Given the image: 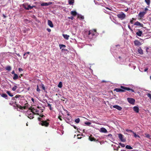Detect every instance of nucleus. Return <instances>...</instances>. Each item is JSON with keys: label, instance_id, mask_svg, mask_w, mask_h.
<instances>
[{"label": "nucleus", "instance_id": "1", "mask_svg": "<svg viewBox=\"0 0 151 151\" xmlns=\"http://www.w3.org/2000/svg\"><path fill=\"white\" fill-rule=\"evenodd\" d=\"M121 88H116L114 89V91L117 92H123L125 90H131L132 91L134 92V91L133 90L131 89L125 87L123 86H121Z\"/></svg>", "mask_w": 151, "mask_h": 151}, {"label": "nucleus", "instance_id": "2", "mask_svg": "<svg viewBox=\"0 0 151 151\" xmlns=\"http://www.w3.org/2000/svg\"><path fill=\"white\" fill-rule=\"evenodd\" d=\"M98 35L95 29L90 30L89 31L88 37L91 39L93 37H96Z\"/></svg>", "mask_w": 151, "mask_h": 151}, {"label": "nucleus", "instance_id": "3", "mask_svg": "<svg viewBox=\"0 0 151 151\" xmlns=\"http://www.w3.org/2000/svg\"><path fill=\"white\" fill-rule=\"evenodd\" d=\"M34 114L30 109H29L28 111H27V112L26 113V115L27 116L28 118L31 119H33L34 117L33 116Z\"/></svg>", "mask_w": 151, "mask_h": 151}, {"label": "nucleus", "instance_id": "4", "mask_svg": "<svg viewBox=\"0 0 151 151\" xmlns=\"http://www.w3.org/2000/svg\"><path fill=\"white\" fill-rule=\"evenodd\" d=\"M117 16L118 18L121 20H123L126 17V15L122 12H121L117 15Z\"/></svg>", "mask_w": 151, "mask_h": 151}, {"label": "nucleus", "instance_id": "5", "mask_svg": "<svg viewBox=\"0 0 151 151\" xmlns=\"http://www.w3.org/2000/svg\"><path fill=\"white\" fill-rule=\"evenodd\" d=\"M23 7L26 9L29 10L32 9L33 7H35V6H31L30 5H28L26 3L24 4L23 5Z\"/></svg>", "mask_w": 151, "mask_h": 151}, {"label": "nucleus", "instance_id": "6", "mask_svg": "<svg viewBox=\"0 0 151 151\" xmlns=\"http://www.w3.org/2000/svg\"><path fill=\"white\" fill-rule=\"evenodd\" d=\"M20 96L18 95H16L15 97H13V98H12V100H13L14 101H12L13 102H14V104H14V105H13L14 106H15V105H16L19 108H20V109H22V108H23V107L22 106H18L17 104H15V103H16V102L15 101V98H18L19 97H20Z\"/></svg>", "mask_w": 151, "mask_h": 151}, {"label": "nucleus", "instance_id": "7", "mask_svg": "<svg viewBox=\"0 0 151 151\" xmlns=\"http://www.w3.org/2000/svg\"><path fill=\"white\" fill-rule=\"evenodd\" d=\"M118 137L120 140L122 142H125L126 141V139L124 138V136L121 134H118Z\"/></svg>", "mask_w": 151, "mask_h": 151}, {"label": "nucleus", "instance_id": "8", "mask_svg": "<svg viewBox=\"0 0 151 151\" xmlns=\"http://www.w3.org/2000/svg\"><path fill=\"white\" fill-rule=\"evenodd\" d=\"M30 110L34 114L39 115V110L37 109H35L34 108H32Z\"/></svg>", "mask_w": 151, "mask_h": 151}, {"label": "nucleus", "instance_id": "9", "mask_svg": "<svg viewBox=\"0 0 151 151\" xmlns=\"http://www.w3.org/2000/svg\"><path fill=\"white\" fill-rule=\"evenodd\" d=\"M127 101L128 102L132 104H134L135 101V100L132 98H128Z\"/></svg>", "mask_w": 151, "mask_h": 151}, {"label": "nucleus", "instance_id": "10", "mask_svg": "<svg viewBox=\"0 0 151 151\" xmlns=\"http://www.w3.org/2000/svg\"><path fill=\"white\" fill-rule=\"evenodd\" d=\"M146 13V12H140L138 15V17L140 18V19H141L143 17Z\"/></svg>", "mask_w": 151, "mask_h": 151}, {"label": "nucleus", "instance_id": "11", "mask_svg": "<svg viewBox=\"0 0 151 151\" xmlns=\"http://www.w3.org/2000/svg\"><path fill=\"white\" fill-rule=\"evenodd\" d=\"M40 124L42 126H47L49 124L46 121L43 120L40 123Z\"/></svg>", "mask_w": 151, "mask_h": 151}, {"label": "nucleus", "instance_id": "12", "mask_svg": "<svg viewBox=\"0 0 151 151\" xmlns=\"http://www.w3.org/2000/svg\"><path fill=\"white\" fill-rule=\"evenodd\" d=\"M134 25L137 26H140L141 27H143V25L142 24L140 23L138 21L136 22L134 24Z\"/></svg>", "mask_w": 151, "mask_h": 151}, {"label": "nucleus", "instance_id": "13", "mask_svg": "<svg viewBox=\"0 0 151 151\" xmlns=\"http://www.w3.org/2000/svg\"><path fill=\"white\" fill-rule=\"evenodd\" d=\"M142 33V31L140 30L139 29L138 30V31L136 33L137 35L139 37L141 36Z\"/></svg>", "mask_w": 151, "mask_h": 151}, {"label": "nucleus", "instance_id": "14", "mask_svg": "<svg viewBox=\"0 0 151 151\" xmlns=\"http://www.w3.org/2000/svg\"><path fill=\"white\" fill-rule=\"evenodd\" d=\"M100 132L104 133H106L107 132V131L106 129L103 127H102L101 128L100 130Z\"/></svg>", "mask_w": 151, "mask_h": 151}, {"label": "nucleus", "instance_id": "15", "mask_svg": "<svg viewBox=\"0 0 151 151\" xmlns=\"http://www.w3.org/2000/svg\"><path fill=\"white\" fill-rule=\"evenodd\" d=\"M47 24L48 25L51 27H53V25L52 23L50 20H48L47 21Z\"/></svg>", "mask_w": 151, "mask_h": 151}, {"label": "nucleus", "instance_id": "16", "mask_svg": "<svg viewBox=\"0 0 151 151\" xmlns=\"http://www.w3.org/2000/svg\"><path fill=\"white\" fill-rule=\"evenodd\" d=\"M113 107L114 108L117 109L119 111L121 110L122 109L121 107L118 105H114L113 106Z\"/></svg>", "mask_w": 151, "mask_h": 151}, {"label": "nucleus", "instance_id": "17", "mask_svg": "<svg viewBox=\"0 0 151 151\" xmlns=\"http://www.w3.org/2000/svg\"><path fill=\"white\" fill-rule=\"evenodd\" d=\"M134 44L135 45L139 46L141 45V43L138 40H135L134 41Z\"/></svg>", "mask_w": 151, "mask_h": 151}, {"label": "nucleus", "instance_id": "18", "mask_svg": "<svg viewBox=\"0 0 151 151\" xmlns=\"http://www.w3.org/2000/svg\"><path fill=\"white\" fill-rule=\"evenodd\" d=\"M134 110L136 113H138L139 111V108L137 106H134L133 107Z\"/></svg>", "mask_w": 151, "mask_h": 151}, {"label": "nucleus", "instance_id": "19", "mask_svg": "<svg viewBox=\"0 0 151 151\" xmlns=\"http://www.w3.org/2000/svg\"><path fill=\"white\" fill-rule=\"evenodd\" d=\"M50 4V3H42L41 4V5L42 6H48Z\"/></svg>", "mask_w": 151, "mask_h": 151}, {"label": "nucleus", "instance_id": "20", "mask_svg": "<svg viewBox=\"0 0 151 151\" xmlns=\"http://www.w3.org/2000/svg\"><path fill=\"white\" fill-rule=\"evenodd\" d=\"M63 35L64 38L67 40H68V39L69 37V36L67 35L63 34Z\"/></svg>", "mask_w": 151, "mask_h": 151}, {"label": "nucleus", "instance_id": "21", "mask_svg": "<svg viewBox=\"0 0 151 151\" xmlns=\"http://www.w3.org/2000/svg\"><path fill=\"white\" fill-rule=\"evenodd\" d=\"M59 47L60 49H62V50H64L63 48L65 47V46L64 45L62 44H60L59 45Z\"/></svg>", "mask_w": 151, "mask_h": 151}, {"label": "nucleus", "instance_id": "22", "mask_svg": "<svg viewBox=\"0 0 151 151\" xmlns=\"http://www.w3.org/2000/svg\"><path fill=\"white\" fill-rule=\"evenodd\" d=\"M139 53L140 54H142L143 53V51L142 49L140 48L139 49H138V50Z\"/></svg>", "mask_w": 151, "mask_h": 151}, {"label": "nucleus", "instance_id": "23", "mask_svg": "<svg viewBox=\"0 0 151 151\" xmlns=\"http://www.w3.org/2000/svg\"><path fill=\"white\" fill-rule=\"evenodd\" d=\"M14 77L13 78L14 80H16L18 78V76L17 74H14Z\"/></svg>", "mask_w": 151, "mask_h": 151}, {"label": "nucleus", "instance_id": "24", "mask_svg": "<svg viewBox=\"0 0 151 151\" xmlns=\"http://www.w3.org/2000/svg\"><path fill=\"white\" fill-rule=\"evenodd\" d=\"M39 86L40 88H41L43 90H45V87L44 85L43 84H42L41 85H39Z\"/></svg>", "mask_w": 151, "mask_h": 151}, {"label": "nucleus", "instance_id": "25", "mask_svg": "<svg viewBox=\"0 0 151 151\" xmlns=\"http://www.w3.org/2000/svg\"><path fill=\"white\" fill-rule=\"evenodd\" d=\"M29 52H27L26 53H25L24 55V59H26V58L27 57V56H28V55H27L26 54H29Z\"/></svg>", "mask_w": 151, "mask_h": 151}, {"label": "nucleus", "instance_id": "26", "mask_svg": "<svg viewBox=\"0 0 151 151\" xmlns=\"http://www.w3.org/2000/svg\"><path fill=\"white\" fill-rule=\"evenodd\" d=\"M145 2L149 6L150 3V0H145Z\"/></svg>", "mask_w": 151, "mask_h": 151}, {"label": "nucleus", "instance_id": "27", "mask_svg": "<svg viewBox=\"0 0 151 151\" xmlns=\"http://www.w3.org/2000/svg\"><path fill=\"white\" fill-rule=\"evenodd\" d=\"M89 139L91 141H95V139L93 137H89Z\"/></svg>", "mask_w": 151, "mask_h": 151}, {"label": "nucleus", "instance_id": "28", "mask_svg": "<svg viewBox=\"0 0 151 151\" xmlns=\"http://www.w3.org/2000/svg\"><path fill=\"white\" fill-rule=\"evenodd\" d=\"M71 14L73 16H76L77 14V13L76 11H72L71 12Z\"/></svg>", "mask_w": 151, "mask_h": 151}, {"label": "nucleus", "instance_id": "29", "mask_svg": "<svg viewBox=\"0 0 151 151\" xmlns=\"http://www.w3.org/2000/svg\"><path fill=\"white\" fill-rule=\"evenodd\" d=\"M68 1L69 4L72 5L73 3L74 2V0H69Z\"/></svg>", "mask_w": 151, "mask_h": 151}, {"label": "nucleus", "instance_id": "30", "mask_svg": "<svg viewBox=\"0 0 151 151\" xmlns=\"http://www.w3.org/2000/svg\"><path fill=\"white\" fill-rule=\"evenodd\" d=\"M126 148L128 149H132V148L129 145H127L126 146Z\"/></svg>", "mask_w": 151, "mask_h": 151}, {"label": "nucleus", "instance_id": "31", "mask_svg": "<svg viewBox=\"0 0 151 151\" xmlns=\"http://www.w3.org/2000/svg\"><path fill=\"white\" fill-rule=\"evenodd\" d=\"M58 87H59L60 88H61L62 87V83L61 82H60L59 83L58 85Z\"/></svg>", "mask_w": 151, "mask_h": 151}, {"label": "nucleus", "instance_id": "32", "mask_svg": "<svg viewBox=\"0 0 151 151\" xmlns=\"http://www.w3.org/2000/svg\"><path fill=\"white\" fill-rule=\"evenodd\" d=\"M6 93L9 95V96L11 97H12L13 96V95L11 93L10 91H7L6 92Z\"/></svg>", "mask_w": 151, "mask_h": 151}, {"label": "nucleus", "instance_id": "33", "mask_svg": "<svg viewBox=\"0 0 151 151\" xmlns=\"http://www.w3.org/2000/svg\"><path fill=\"white\" fill-rule=\"evenodd\" d=\"M11 68L10 66H8L6 68V70L8 71H10L11 70Z\"/></svg>", "mask_w": 151, "mask_h": 151}, {"label": "nucleus", "instance_id": "34", "mask_svg": "<svg viewBox=\"0 0 151 151\" xmlns=\"http://www.w3.org/2000/svg\"><path fill=\"white\" fill-rule=\"evenodd\" d=\"M78 18L81 19H84L83 16L81 15H78Z\"/></svg>", "mask_w": 151, "mask_h": 151}, {"label": "nucleus", "instance_id": "35", "mask_svg": "<svg viewBox=\"0 0 151 151\" xmlns=\"http://www.w3.org/2000/svg\"><path fill=\"white\" fill-rule=\"evenodd\" d=\"M75 122L77 123H79V122H80V119L79 118H78L76 119L75 120Z\"/></svg>", "mask_w": 151, "mask_h": 151}, {"label": "nucleus", "instance_id": "36", "mask_svg": "<svg viewBox=\"0 0 151 151\" xmlns=\"http://www.w3.org/2000/svg\"><path fill=\"white\" fill-rule=\"evenodd\" d=\"M1 96L6 98L7 97V96L6 94L4 93L1 95Z\"/></svg>", "mask_w": 151, "mask_h": 151}, {"label": "nucleus", "instance_id": "37", "mask_svg": "<svg viewBox=\"0 0 151 151\" xmlns=\"http://www.w3.org/2000/svg\"><path fill=\"white\" fill-rule=\"evenodd\" d=\"M17 86H14V87H13L12 90L13 91H15L17 88Z\"/></svg>", "mask_w": 151, "mask_h": 151}, {"label": "nucleus", "instance_id": "38", "mask_svg": "<svg viewBox=\"0 0 151 151\" xmlns=\"http://www.w3.org/2000/svg\"><path fill=\"white\" fill-rule=\"evenodd\" d=\"M133 133L134 134V137H138L139 138H140V137L139 136L137 135L135 133V132H133Z\"/></svg>", "mask_w": 151, "mask_h": 151}, {"label": "nucleus", "instance_id": "39", "mask_svg": "<svg viewBox=\"0 0 151 151\" xmlns=\"http://www.w3.org/2000/svg\"><path fill=\"white\" fill-rule=\"evenodd\" d=\"M147 96L150 98V100L151 101V94L149 93H147Z\"/></svg>", "mask_w": 151, "mask_h": 151}, {"label": "nucleus", "instance_id": "40", "mask_svg": "<svg viewBox=\"0 0 151 151\" xmlns=\"http://www.w3.org/2000/svg\"><path fill=\"white\" fill-rule=\"evenodd\" d=\"M119 144L122 147H124L125 146V145L121 143H119Z\"/></svg>", "mask_w": 151, "mask_h": 151}, {"label": "nucleus", "instance_id": "41", "mask_svg": "<svg viewBox=\"0 0 151 151\" xmlns=\"http://www.w3.org/2000/svg\"><path fill=\"white\" fill-rule=\"evenodd\" d=\"M107 137L110 138L111 139L112 138V135L111 134H109L108 135H107Z\"/></svg>", "mask_w": 151, "mask_h": 151}, {"label": "nucleus", "instance_id": "42", "mask_svg": "<svg viewBox=\"0 0 151 151\" xmlns=\"http://www.w3.org/2000/svg\"><path fill=\"white\" fill-rule=\"evenodd\" d=\"M40 89L39 88V86L37 85V91L38 92H40Z\"/></svg>", "mask_w": 151, "mask_h": 151}, {"label": "nucleus", "instance_id": "43", "mask_svg": "<svg viewBox=\"0 0 151 151\" xmlns=\"http://www.w3.org/2000/svg\"><path fill=\"white\" fill-rule=\"evenodd\" d=\"M128 28L130 29L131 32H133V31L132 29L131 28V27L129 24L128 25Z\"/></svg>", "mask_w": 151, "mask_h": 151}, {"label": "nucleus", "instance_id": "44", "mask_svg": "<svg viewBox=\"0 0 151 151\" xmlns=\"http://www.w3.org/2000/svg\"><path fill=\"white\" fill-rule=\"evenodd\" d=\"M85 124L88 125H89L91 124V123L89 122H85Z\"/></svg>", "mask_w": 151, "mask_h": 151}, {"label": "nucleus", "instance_id": "45", "mask_svg": "<svg viewBox=\"0 0 151 151\" xmlns=\"http://www.w3.org/2000/svg\"><path fill=\"white\" fill-rule=\"evenodd\" d=\"M149 7V6H147V7L146 8H145V12H146L148 10V9L147 8V7L148 8Z\"/></svg>", "mask_w": 151, "mask_h": 151}, {"label": "nucleus", "instance_id": "46", "mask_svg": "<svg viewBox=\"0 0 151 151\" xmlns=\"http://www.w3.org/2000/svg\"><path fill=\"white\" fill-rule=\"evenodd\" d=\"M126 131L129 132H132L133 133V132L131 130H128L127 129H126Z\"/></svg>", "mask_w": 151, "mask_h": 151}, {"label": "nucleus", "instance_id": "47", "mask_svg": "<svg viewBox=\"0 0 151 151\" xmlns=\"http://www.w3.org/2000/svg\"><path fill=\"white\" fill-rule=\"evenodd\" d=\"M47 106L50 108V110H51V104H47Z\"/></svg>", "mask_w": 151, "mask_h": 151}, {"label": "nucleus", "instance_id": "48", "mask_svg": "<svg viewBox=\"0 0 151 151\" xmlns=\"http://www.w3.org/2000/svg\"><path fill=\"white\" fill-rule=\"evenodd\" d=\"M73 17L72 16L68 17V19H71L72 20H73Z\"/></svg>", "mask_w": 151, "mask_h": 151}, {"label": "nucleus", "instance_id": "49", "mask_svg": "<svg viewBox=\"0 0 151 151\" xmlns=\"http://www.w3.org/2000/svg\"><path fill=\"white\" fill-rule=\"evenodd\" d=\"M47 31L48 32H51V29H49V28H47Z\"/></svg>", "mask_w": 151, "mask_h": 151}, {"label": "nucleus", "instance_id": "50", "mask_svg": "<svg viewBox=\"0 0 151 151\" xmlns=\"http://www.w3.org/2000/svg\"><path fill=\"white\" fill-rule=\"evenodd\" d=\"M19 70V72L22 71V69L21 68H19L18 69Z\"/></svg>", "mask_w": 151, "mask_h": 151}, {"label": "nucleus", "instance_id": "51", "mask_svg": "<svg viewBox=\"0 0 151 151\" xmlns=\"http://www.w3.org/2000/svg\"><path fill=\"white\" fill-rule=\"evenodd\" d=\"M146 137L147 138H149L150 137V135L148 134H146Z\"/></svg>", "mask_w": 151, "mask_h": 151}, {"label": "nucleus", "instance_id": "52", "mask_svg": "<svg viewBox=\"0 0 151 151\" xmlns=\"http://www.w3.org/2000/svg\"><path fill=\"white\" fill-rule=\"evenodd\" d=\"M133 20H130V23L131 24H133Z\"/></svg>", "mask_w": 151, "mask_h": 151}, {"label": "nucleus", "instance_id": "53", "mask_svg": "<svg viewBox=\"0 0 151 151\" xmlns=\"http://www.w3.org/2000/svg\"><path fill=\"white\" fill-rule=\"evenodd\" d=\"M12 74H14H14L15 73V72H14V70H13L12 72Z\"/></svg>", "mask_w": 151, "mask_h": 151}, {"label": "nucleus", "instance_id": "54", "mask_svg": "<svg viewBox=\"0 0 151 151\" xmlns=\"http://www.w3.org/2000/svg\"><path fill=\"white\" fill-rule=\"evenodd\" d=\"M72 126H73L75 129H77V127L75 126L74 125H72Z\"/></svg>", "mask_w": 151, "mask_h": 151}, {"label": "nucleus", "instance_id": "55", "mask_svg": "<svg viewBox=\"0 0 151 151\" xmlns=\"http://www.w3.org/2000/svg\"><path fill=\"white\" fill-rule=\"evenodd\" d=\"M148 70V68H146L144 70V71L146 72Z\"/></svg>", "mask_w": 151, "mask_h": 151}, {"label": "nucleus", "instance_id": "56", "mask_svg": "<svg viewBox=\"0 0 151 151\" xmlns=\"http://www.w3.org/2000/svg\"><path fill=\"white\" fill-rule=\"evenodd\" d=\"M58 118L60 119V120H62L60 116L58 117Z\"/></svg>", "mask_w": 151, "mask_h": 151}, {"label": "nucleus", "instance_id": "57", "mask_svg": "<svg viewBox=\"0 0 151 151\" xmlns=\"http://www.w3.org/2000/svg\"><path fill=\"white\" fill-rule=\"evenodd\" d=\"M132 20H133V21L134 20H136V19L134 18H132Z\"/></svg>", "mask_w": 151, "mask_h": 151}, {"label": "nucleus", "instance_id": "58", "mask_svg": "<svg viewBox=\"0 0 151 151\" xmlns=\"http://www.w3.org/2000/svg\"><path fill=\"white\" fill-rule=\"evenodd\" d=\"M128 8H127V9H125V12H127V11H128Z\"/></svg>", "mask_w": 151, "mask_h": 151}, {"label": "nucleus", "instance_id": "59", "mask_svg": "<svg viewBox=\"0 0 151 151\" xmlns=\"http://www.w3.org/2000/svg\"><path fill=\"white\" fill-rule=\"evenodd\" d=\"M31 100L33 102H34V99L33 98H32Z\"/></svg>", "mask_w": 151, "mask_h": 151}, {"label": "nucleus", "instance_id": "60", "mask_svg": "<svg viewBox=\"0 0 151 151\" xmlns=\"http://www.w3.org/2000/svg\"><path fill=\"white\" fill-rule=\"evenodd\" d=\"M106 9H109V10H111V9H110L109 8H108V7H106Z\"/></svg>", "mask_w": 151, "mask_h": 151}, {"label": "nucleus", "instance_id": "61", "mask_svg": "<svg viewBox=\"0 0 151 151\" xmlns=\"http://www.w3.org/2000/svg\"><path fill=\"white\" fill-rule=\"evenodd\" d=\"M38 119H39V120H40V121L41 120V119H40V118H38Z\"/></svg>", "mask_w": 151, "mask_h": 151}, {"label": "nucleus", "instance_id": "62", "mask_svg": "<svg viewBox=\"0 0 151 151\" xmlns=\"http://www.w3.org/2000/svg\"><path fill=\"white\" fill-rule=\"evenodd\" d=\"M121 151H126L125 150H121Z\"/></svg>", "mask_w": 151, "mask_h": 151}, {"label": "nucleus", "instance_id": "63", "mask_svg": "<svg viewBox=\"0 0 151 151\" xmlns=\"http://www.w3.org/2000/svg\"><path fill=\"white\" fill-rule=\"evenodd\" d=\"M67 115H68V116H69V113H68V114H67Z\"/></svg>", "mask_w": 151, "mask_h": 151}, {"label": "nucleus", "instance_id": "64", "mask_svg": "<svg viewBox=\"0 0 151 151\" xmlns=\"http://www.w3.org/2000/svg\"><path fill=\"white\" fill-rule=\"evenodd\" d=\"M43 116H43V115H42L41 116V117H42Z\"/></svg>", "mask_w": 151, "mask_h": 151}]
</instances>
